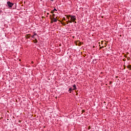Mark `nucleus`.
<instances>
[{
    "label": "nucleus",
    "mask_w": 131,
    "mask_h": 131,
    "mask_svg": "<svg viewBox=\"0 0 131 131\" xmlns=\"http://www.w3.org/2000/svg\"><path fill=\"white\" fill-rule=\"evenodd\" d=\"M69 17L71 18V20L69 21V23H72V22H74L76 20V16L75 15H69Z\"/></svg>",
    "instance_id": "obj_1"
},
{
    "label": "nucleus",
    "mask_w": 131,
    "mask_h": 131,
    "mask_svg": "<svg viewBox=\"0 0 131 131\" xmlns=\"http://www.w3.org/2000/svg\"><path fill=\"white\" fill-rule=\"evenodd\" d=\"M7 5L9 8H12L14 6V4L11 3L10 1L7 2Z\"/></svg>",
    "instance_id": "obj_2"
},
{
    "label": "nucleus",
    "mask_w": 131,
    "mask_h": 131,
    "mask_svg": "<svg viewBox=\"0 0 131 131\" xmlns=\"http://www.w3.org/2000/svg\"><path fill=\"white\" fill-rule=\"evenodd\" d=\"M35 35H37V33L34 32L33 35L31 36L32 38H35V37H34Z\"/></svg>",
    "instance_id": "obj_3"
},
{
    "label": "nucleus",
    "mask_w": 131,
    "mask_h": 131,
    "mask_svg": "<svg viewBox=\"0 0 131 131\" xmlns=\"http://www.w3.org/2000/svg\"><path fill=\"white\" fill-rule=\"evenodd\" d=\"M73 88H74V89H73V91H75V90L77 89V88H76V85L75 84H74L73 85Z\"/></svg>",
    "instance_id": "obj_4"
},
{
    "label": "nucleus",
    "mask_w": 131,
    "mask_h": 131,
    "mask_svg": "<svg viewBox=\"0 0 131 131\" xmlns=\"http://www.w3.org/2000/svg\"><path fill=\"white\" fill-rule=\"evenodd\" d=\"M72 91H73V89H72V88H69V92H70V93H71V92H72Z\"/></svg>",
    "instance_id": "obj_5"
},
{
    "label": "nucleus",
    "mask_w": 131,
    "mask_h": 131,
    "mask_svg": "<svg viewBox=\"0 0 131 131\" xmlns=\"http://www.w3.org/2000/svg\"><path fill=\"white\" fill-rule=\"evenodd\" d=\"M53 22H57V18H53Z\"/></svg>",
    "instance_id": "obj_6"
},
{
    "label": "nucleus",
    "mask_w": 131,
    "mask_h": 131,
    "mask_svg": "<svg viewBox=\"0 0 131 131\" xmlns=\"http://www.w3.org/2000/svg\"><path fill=\"white\" fill-rule=\"evenodd\" d=\"M34 43H37V39H35V41L34 42Z\"/></svg>",
    "instance_id": "obj_7"
},
{
    "label": "nucleus",
    "mask_w": 131,
    "mask_h": 131,
    "mask_svg": "<svg viewBox=\"0 0 131 131\" xmlns=\"http://www.w3.org/2000/svg\"><path fill=\"white\" fill-rule=\"evenodd\" d=\"M70 16H69V15H68V16H67V18L68 19H70Z\"/></svg>",
    "instance_id": "obj_8"
},
{
    "label": "nucleus",
    "mask_w": 131,
    "mask_h": 131,
    "mask_svg": "<svg viewBox=\"0 0 131 131\" xmlns=\"http://www.w3.org/2000/svg\"><path fill=\"white\" fill-rule=\"evenodd\" d=\"M3 13V10H0V14H2Z\"/></svg>",
    "instance_id": "obj_9"
},
{
    "label": "nucleus",
    "mask_w": 131,
    "mask_h": 131,
    "mask_svg": "<svg viewBox=\"0 0 131 131\" xmlns=\"http://www.w3.org/2000/svg\"><path fill=\"white\" fill-rule=\"evenodd\" d=\"M57 11V9H56V8H54V9H53V11Z\"/></svg>",
    "instance_id": "obj_10"
},
{
    "label": "nucleus",
    "mask_w": 131,
    "mask_h": 131,
    "mask_svg": "<svg viewBox=\"0 0 131 131\" xmlns=\"http://www.w3.org/2000/svg\"><path fill=\"white\" fill-rule=\"evenodd\" d=\"M51 2H54V0H50Z\"/></svg>",
    "instance_id": "obj_11"
},
{
    "label": "nucleus",
    "mask_w": 131,
    "mask_h": 131,
    "mask_svg": "<svg viewBox=\"0 0 131 131\" xmlns=\"http://www.w3.org/2000/svg\"><path fill=\"white\" fill-rule=\"evenodd\" d=\"M51 13H54V12L52 11Z\"/></svg>",
    "instance_id": "obj_12"
},
{
    "label": "nucleus",
    "mask_w": 131,
    "mask_h": 131,
    "mask_svg": "<svg viewBox=\"0 0 131 131\" xmlns=\"http://www.w3.org/2000/svg\"><path fill=\"white\" fill-rule=\"evenodd\" d=\"M67 23H68V21H67Z\"/></svg>",
    "instance_id": "obj_13"
},
{
    "label": "nucleus",
    "mask_w": 131,
    "mask_h": 131,
    "mask_svg": "<svg viewBox=\"0 0 131 131\" xmlns=\"http://www.w3.org/2000/svg\"><path fill=\"white\" fill-rule=\"evenodd\" d=\"M75 23H76V21H75Z\"/></svg>",
    "instance_id": "obj_14"
}]
</instances>
